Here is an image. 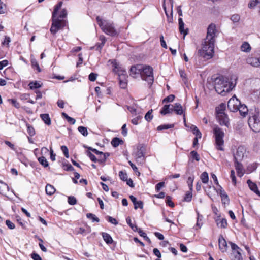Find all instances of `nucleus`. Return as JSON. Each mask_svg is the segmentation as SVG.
I'll use <instances>...</instances> for the list:
<instances>
[{"label":"nucleus","mask_w":260,"mask_h":260,"mask_svg":"<svg viewBox=\"0 0 260 260\" xmlns=\"http://www.w3.org/2000/svg\"><path fill=\"white\" fill-rule=\"evenodd\" d=\"M234 85L229 79L222 76L217 77L214 80V88L219 94L225 95L228 92L231 91Z\"/></svg>","instance_id":"f257e3e1"},{"label":"nucleus","mask_w":260,"mask_h":260,"mask_svg":"<svg viewBox=\"0 0 260 260\" xmlns=\"http://www.w3.org/2000/svg\"><path fill=\"white\" fill-rule=\"evenodd\" d=\"M62 5V2H59L55 6L52 13V24L50 28V32L52 34L55 35L61 29H62L65 25L66 21L64 20L60 19L59 17H56V14L58 11L60 9Z\"/></svg>","instance_id":"f03ea898"},{"label":"nucleus","mask_w":260,"mask_h":260,"mask_svg":"<svg viewBox=\"0 0 260 260\" xmlns=\"http://www.w3.org/2000/svg\"><path fill=\"white\" fill-rule=\"evenodd\" d=\"M214 42L207 41L204 39L202 49L198 51L199 55L206 59L211 58L214 55Z\"/></svg>","instance_id":"7ed1b4c3"},{"label":"nucleus","mask_w":260,"mask_h":260,"mask_svg":"<svg viewBox=\"0 0 260 260\" xmlns=\"http://www.w3.org/2000/svg\"><path fill=\"white\" fill-rule=\"evenodd\" d=\"M96 20L98 25L104 32L111 36L117 35V32L115 29L113 23L103 20L99 16L96 17Z\"/></svg>","instance_id":"20e7f679"},{"label":"nucleus","mask_w":260,"mask_h":260,"mask_svg":"<svg viewBox=\"0 0 260 260\" xmlns=\"http://www.w3.org/2000/svg\"><path fill=\"white\" fill-rule=\"evenodd\" d=\"M248 125L253 132H260V112L258 110H255L251 113L248 119Z\"/></svg>","instance_id":"39448f33"},{"label":"nucleus","mask_w":260,"mask_h":260,"mask_svg":"<svg viewBox=\"0 0 260 260\" xmlns=\"http://www.w3.org/2000/svg\"><path fill=\"white\" fill-rule=\"evenodd\" d=\"M213 133L215 136L216 148L219 150H224L223 146L224 133L223 131L220 128L216 126L213 129Z\"/></svg>","instance_id":"423d86ee"},{"label":"nucleus","mask_w":260,"mask_h":260,"mask_svg":"<svg viewBox=\"0 0 260 260\" xmlns=\"http://www.w3.org/2000/svg\"><path fill=\"white\" fill-rule=\"evenodd\" d=\"M142 68L141 77L149 84H152L154 80L152 68L150 66L142 64Z\"/></svg>","instance_id":"0eeeda50"},{"label":"nucleus","mask_w":260,"mask_h":260,"mask_svg":"<svg viewBox=\"0 0 260 260\" xmlns=\"http://www.w3.org/2000/svg\"><path fill=\"white\" fill-rule=\"evenodd\" d=\"M112 64L113 67V72L116 73L119 78L125 79L127 77L126 71L123 69L116 61H112Z\"/></svg>","instance_id":"6e6552de"},{"label":"nucleus","mask_w":260,"mask_h":260,"mask_svg":"<svg viewBox=\"0 0 260 260\" xmlns=\"http://www.w3.org/2000/svg\"><path fill=\"white\" fill-rule=\"evenodd\" d=\"M216 32L217 30L215 25L212 23L210 24L208 27L207 36L205 40H207V41L215 42Z\"/></svg>","instance_id":"1a4fd4ad"},{"label":"nucleus","mask_w":260,"mask_h":260,"mask_svg":"<svg viewBox=\"0 0 260 260\" xmlns=\"http://www.w3.org/2000/svg\"><path fill=\"white\" fill-rule=\"evenodd\" d=\"M137 151L134 154V156L137 163L143 164L145 161L144 148L142 146H139L137 147Z\"/></svg>","instance_id":"9d476101"},{"label":"nucleus","mask_w":260,"mask_h":260,"mask_svg":"<svg viewBox=\"0 0 260 260\" xmlns=\"http://www.w3.org/2000/svg\"><path fill=\"white\" fill-rule=\"evenodd\" d=\"M240 101L236 97L231 98L228 103V108L231 112H236L240 105Z\"/></svg>","instance_id":"9b49d317"},{"label":"nucleus","mask_w":260,"mask_h":260,"mask_svg":"<svg viewBox=\"0 0 260 260\" xmlns=\"http://www.w3.org/2000/svg\"><path fill=\"white\" fill-rule=\"evenodd\" d=\"M142 64H137L131 67L129 71V75L133 78H138L139 76L141 77Z\"/></svg>","instance_id":"f8f14e48"},{"label":"nucleus","mask_w":260,"mask_h":260,"mask_svg":"<svg viewBox=\"0 0 260 260\" xmlns=\"http://www.w3.org/2000/svg\"><path fill=\"white\" fill-rule=\"evenodd\" d=\"M246 150L243 146H240L237 149L236 154L234 155L235 161L241 160L244 156Z\"/></svg>","instance_id":"ddd939ff"},{"label":"nucleus","mask_w":260,"mask_h":260,"mask_svg":"<svg viewBox=\"0 0 260 260\" xmlns=\"http://www.w3.org/2000/svg\"><path fill=\"white\" fill-rule=\"evenodd\" d=\"M246 62L253 67H260V57H248Z\"/></svg>","instance_id":"4468645a"},{"label":"nucleus","mask_w":260,"mask_h":260,"mask_svg":"<svg viewBox=\"0 0 260 260\" xmlns=\"http://www.w3.org/2000/svg\"><path fill=\"white\" fill-rule=\"evenodd\" d=\"M218 245L219 248L222 252H224L226 251L228 248L227 243L222 235H220L219 237Z\"/></svg>","instance_id":"2eb2a0df"},{"label":"nucleus","mask_w":260,"mask_h":260,"mask_svg":"<svg viewBox=\"0 0 260 260\" xmlns=\"http://www.w3.org/2000/svg\"><path fill=\"white\" fill-rule=\"evenodd\" d=\"M216 118L220 125L228 127L229 125V119L226 114L220 115V116H218Z\"/></svg>","instance_id":"dca6fc26"},{"label":"nucleus","mask_w":260,"mask_h":260,"mask_svg":"<svg viewBox=\"0 0 260 260\" xmlns=\"http://www.w3.org/2000/svg\"><path fill=\"white\" fill-rule=\"evenodd\" d=\"M171 104L165 105L162 107L160 113L162 115H166L167 114L172 113L174 111L173 107H171Z\"/></svg>","instance_id":"f3484780"},{"label":"nucleus","mask_w":260,"mask_h":260,"mask_svg":"<svg viewBox=\"0 0 260 260\" xmlns=\"http://www.w3.org/2000/svg\"><path fill=\"white\" fill-rule=\"evenodd\" d=\"M247 183L250 189L260 197V191L258 190L256 184L255 183L252 182L250 180H248Z\"/></svg>","instance_id":"a211bd4d"},{"label":"nucleus","mask_w":260,"mask_h":260,"mask_svg":"<svg viewBox=\"0 0 260 260\" xmlns=\"http://www.w3.org/2000/svg\"><path fill=\"white\" fill-rule=\"evenodd\" d=\"M179 30L181 34H183L184 37L188 34V29H184V23L181 18H179Z\"/></svg>","instance_id":"6ab92c4d"},{"label":"nucleus","mask_w":260,"mask_h":260,"mask_svg":"<svg viewBox=\"0 0 260 260\" xmlns=\"http://www.w3.org/2000/svg\"><path fill=\"white\" fill-rule=\"evenodd\" d=\"M225 104L224 103H221L220 105L216 107V117L218 116H220V115L225 114L224 113V110L225 109Z\"/></svg>","instance_id":"aec40b11"},{"label":"nucleus","mask_w":260,"mask_h":260,"mask_svg":"<svg viewBox=\"0 0 260 260\" xmlns=\"http://www.w3.org/2000/svg\"><path fill=\"white\" fill-rule=\"evenodd\" d=\"M173 107L174 111L178 115H182L183 113V110L181 105L179 103H175L174 105H171Z\"/></svg>","instance_id":"412c9836"},{"label":"nucleus","mask_w":260,"mask_h":260,"mask_svg":"<svg viewBox=\"0 0 260 260\" xmlns=\"http://www.w3.org/2000/svg\"><path fill=\"white\" fill-rule=\"evenodd\" d=\"M42 85H43L42 83H41L40 81H31L28 84L29 88L31 90L38 89V88L41 87L42 86Z\"/></svg>","instance_id":"4be33fe9"},{"label":"nucleus","mask_w":260,"mask_h":260,"mask_svg":"<svg viewBox=\"0 0 260 260\" xmlns=\"http://www.w3.org/2000/svg\"><path fill=\"white\" fill-rule=\"evenodd\" d=\"M220 195L221 198L222 203L224 205L229 204L230 200H229L228 196L226 193V192L224 190L220 189Z\"/></svg>","instance_id":"5701e85b"},{"label":"nucleus","mask_w":260,"mask_h":260,"mask_svg":"<svg viewBox=\"0 0 260 260\" xmlns=\"http://www.w3.org/2000/svg\"><path fill=\"white\" fill-rule=\"evenodd\" d=\"M238 111H239L240 115L243 117H245L248 112V110L246 106L245 105H241V104L238 107Z\"/></svg>","instance_id":"b1692460"},{"label":"nucleus","mask_w":260,"mask_h":260,"mask_svg":"<svg viewBox=\"0 0 260 260\" xmlns=\"http://www.w3.org/2000/svg\"><path fill=\"white\" fill-rule=\"evenodd\" d=\"M231 260H243L240 251H234L231 254Z\"/></svg>","instance_id":"393cba45"},{"label":"nucleus","mask_w":260,"mask_h":260,"mask_svg":"<svg viewBox=\"0 0 260 260\" xmlns=\"http://www.w3.org/2000/svg\"><path fill=\"white\" fill-rule=\"evenodd\" d=\"M235 169L237 172L238 176L241 177L243 175L244 173L242 165L238 161H235Z\"/></svg>","instance_id":"a878e982"},{"label":"nucleus","mask_w":260,"mask_h":260,"mask_svg":"<svg viewBox=\"0 0 260 260\" xmlns=\"http://www.w3.org/2000/svg\"><path fill=\"white\" fill-rule=\"evenodd\" d=\"M102 237L104 240L108 244H112L113 242V240L111 236L107 233H103Z\"/></svg>","instance_id":"bb28decb"},{"label":"nucleus","mask_w":260,"mask_h":260,"mask_svg":"<svg viewBox=\"0 0 260 260\" xmlns=\"http://www.w3.org/2000/svg\"><path fill=\"white\" fill-rule=\"evenodd\" d=\"M40 117L44 123L50 125L51 124V119L48 114H42L40 115Z\"/></svg>","instance_id":"cd10ccee"},{"label":"nucleus","mask_w":260,"mask_h":260,"mask_svg":"<svg viewBox=\"0 0 260 260\" xmlns=\"http://www.w3.org/2000/svg\"><path fill=\"white\" fill-rule=\"evenodd\" d=\"M123 143V141L117 137L114 138L111 141V144L114 147H117Z\"/></svg>","instance_id":"c85d7f7f"},{"label":"nucleus","mask_w":260,"mask_h":260,"mask_svg":"<svg viewBox=\"0 0 260 260\" xmlns=\"http://www.w3.org/2000/svg\"><path fill=\"white\" fill-rule=\"evenodd\" d=\"M216 223L217 226L220 228H225L228 224L226 220L224 218L217 220Z\"/></svg>","instance_id":"c756f323"},{"label":"nucleus","mask_w":260,"mask_h":260,"mask_svg":"<svg viewBox=\"0 0 260 260\" xmlns=\"http://www.w3.org/2000/svg\"><path fill=\"white\" fill-rule=\"evenodd\" d=\"M241 50L242 51L248 52L251 50V47L249 44L245 42L241 46Z\"/></svg>","instance_id":"7c9ffc66"},{"label":"nucleus","mask_w":260,"mask_h":260,"mask_svg":"<svg viewBox=\"0 0 260 260\" xmlns=\"http://www.w3.org/2000/svg\"><path fill=\"white\" fill-rule=\"evenodd\" d=\"M191 129L194 135L196 136V137L201 138L202 137V134L198 128V127L195 125H192L191 126Z\"/></svg>","instance_id":"2f4dec72"},{"label":"nucleus","mask_w":260,"mask_h":260,"mask_svg":"<svg viewBox=\"0 0 260 260\" xmlns=\"http://www.w3.org/2000/svg\"><path fill=\"white\" fill-rule=\"evenodd\" d=\"M55 191L54 187L50 184H47L46 186V192L47 194L52 195Z\"/></svg>","instance_id":"473e14b6"},{"label":"nucleus","mask_w":260,"mask_h":260,"mask_svg":"<svg viewBox=\"0 0 260 260\" xmlns=\"http://www.w3.org/2000/svg\"><path fill=\"white\" fill-rule=\"evenodd\" d=\"M194 178V176L193 174L191 175L188 177L187 183L190 190H192Z\"/></svg>","instance_id":"72a5a7b5"},{"label":"nucleus","mask_w":260,"mask_h":260,"mask_svg":"<svg viewBox=\"0 0 260 260\" xmlns=\"http://www.w3.org/2000/svg\"><path fill=\"white\" fill-rule=\"evenodd\" d=\"M61 115H62V117H63L64 118H66L67 119L68 122H69V123H70L72 124H75L76 120L74 118L69 116L68 115V114H67L66 113H64V112H62L61 113Z\"/></svg>","instance_id":"f704fd0d"},{"label":"nucleus","mask_w":260,"mask_h":260,"mask_svg":"<svg viewBox=\"0 0 260 260\" xmlns=\"http://www.w3.org/2000/svg\"><path fill=\"white\" fill-rule=\"evenodd\" d=\"M200 178L203 183H207L209 180L208 174L206 172H204L201 175Z\"/></svg>","instance_id":"c9c22d12"},{"label":"nucleus","mask_w":260,"mask_h":260,"mask_svg":"<svg viewBox=\"0 0 260 260\" xmlns=\"http://www.w3.org/2000/svg\"><path fill=\"white\" fill-rule=\"evenodd\" d=\"M259 3H260V0H250L248 4V7L250 9H252L255 8Z\"/></svg>","instance_id":"e433bc0d"},{"label":"nucleus","mask_w":260,"mask_h":260,"mask_svg":"<svg viewBox=\"0 0 260 260\" xmlns=\"http://www.w3.org/2000/svg\"><path fill=\"white\" fill-rule=\"evenodd\" d=\"M198 217H197V221L196 223V226L198 227V228H201L203 224V217L202 215H200L198 212L197 213Z\"/></svg>","instance_id":"4c0bfd02"},{"label":"nucleus","mask_w":260,"mask_h":260,"mask_svg":"<svg viewBox=\"0 0 260 260\" xmlns=\"http://www.w3.org/2000/svg\"><path fill=\"white\" fill-rule=\"evenodd\" d=\"M86 216L88 218L92 220V222H99L100 221L99 218L92 213H87Z\"/></svg>","instance_id":"58836bf2"},{"label":"nucleus","mask_w":260,"mask_h":260,"mask_svg":"<svg viewBox=\"0 0 260 260\" xmlns=\"http://www.w3.org/2000/svg\"><path fill=\"white\" fill-rule=\"evenodd\" d=\"M38 161L44 167L48 166V161L45 157L42 156L38 158Z\"/></svg>","instance_id":"ea45409f"},{"label":"nucleus","mask_w":260,"mask_h":260,"mask_svg":"<svg viewBox=\"0 0 260 260\" xmlns=\"http://www.w3.org/2000/svg\"><path fill=\"white\" fill-rule=\"evenodd\" d=\"M174 127V124H164L160 125L158 126L157 128V129L158 131H161L164 129H167L169 128H173Z\"/></svg>","instance_id":"a19ab883"},{"label":"nucleus","mask_w":260,"mask_h":260,"mask_svg":"<svg viewBox=\"0 0 260 260\" xmlns=\"http://www.w3.org/2000/svg\"><path fill=\"white\" fill-rule=\"evenodd\" d=\"M78 130L85 137L88 135V132L86 127L82 126H80L78 127Z\"/></svg>","instance_id":"79ce46f5"},{"label":"nucleus","mask_w":260,"mask_h":260,"mask_svg":"<svg viewBox=\"0 0 260 260\" xmlns=\"http://www.w3.org/2000/svg\"><path fill=\"white\" fill-rule=\"evenodd\" d=\"M152 110L151 109L148 111L145 116V119L147 121H150L153 118V115H152Z\"/></svg>","instance_id":"37998d69"},{"label":"nucleus","mask_w":260,"mask_h":260,"mask_svg":"<svg viewBox=\"0 0 260 260\" xmlns=\"http://www.w3.org/2000/svg\"><path fill=\"white\" fill-rule=\"evenodd\" d=\"M139 234L140 236L143 237L144 239H145L147 241H148L149 243L151 242L149 238L147 236L146 234L143 232L142 230H140L139 231Z\"/></svg>","instance_id":"c03bdc74"},{"label":"nucleus","mask_w":260,"mask_h":260,"mask_svg":"<svg viewBox=\"0 0 260 260\" xmlns=\"http://www.w3.org/2000/svg\"><path fill=\"white\" fill-rule=\"evenodd\" d=\"M27 133L30 136H33L35 135V131L34 127L29 124H27Z\"/></svg>","instance_id":"a18cd8bd"},{"label":"nucleus","mask_w":260,"mask_h":260,"mask_svg":"<svg viewBox=\"0 0 260 260\" xmlns=\"http://www.w3.org/2000/svg\"><path fill=\"white\" fill-rule=\"evenodd\" d=\"M101 155H102V158H99L98 162L100 164H103L107 158L109 156V154L108 153H104L103 152V154Z\"/></svg>","instance_id":"49530a36"},{"label":"nucleus","mask_w":260,"mask_h":260,"mask_svg":"<svg viewBox=\"0 0 260 260\" xmlns=\"http://www.w3.org/2000/svg\"><path fill=\"white\" fill-rule=\"evenodd\" d=\"M119 176L120 178L124 181H125L127 179V175L125 172L122 171H120L119 173Z\"/></svg>","instance_id":"de8ad7c7"},{"label":"nucleus","mask_w":260,"mask_h":260,"mask_svg":"<svg viewBox=\"0 0 260 260\" xmlns=\"http://www.w3.org/2000/svg\"><path fill=\"white\" fill-rule=\"evenodd\" d=\"M163 8H164V9L165 11V13H166V14L167 16V21L169 23H172L173 22V16H172V14H173V11L172 10L171 11V16H169L166 11V7L165 6V4L163 5Z\"/></svg>","instance_id":"09e8293b"},{"label":"nucleus","mask_w":260,"mask_h":260,"mask_svg":"<svg viewBox=\"0 0 260 260\" xmlns=\"http://www.w3.org/2000/svg\"><path fill=\"white\" fill-rule=\"evenodd\" d=\"M67 15V10L64 9L62 10H61L58 16L56 15V17H59V19L63 20V18H66Z\"/></svg>","instance_id":"8fccbe9b"},{"label":"nucleus","mask_w":260,"mask_h":260,"mask_svg":"<svg viewBox=\"0 0 260 260\" xmlns=\"http://www.w3.org/2000/svg\"><path fill=\"white\" fill-rule=\"evenodd\" d=\"M175 98V96L173 94H170L169 96L165 98L163 101V103H167V102H172Z\"/></svg>","instance_id":"3c124183"},{"label":"nucleus","mask_w":260,"mask_h":260,"mask_svg":"<svg viewBox=\"0 0 260 260\" xmlns=\"http://www.w3.org/2000/svg\"><path fill=\"white\" fill-rule=\"evenodd\" d=\"M68 203L70 205H74L77 203V200L76 198L72 196H70L68 199Z\"/></svg>","instance_id":"603ef678"},{"label":"nucleus","mask_w":260,"mask_h":260,"mask_svg":"<svg viewBox=\"0 0 260 260\" xmlns=\"http://www.w3.org/2000/svg\"><path fill=\"white\" fill-rule=\"evenodd\" d=\"M190 155L192 157V158L197 161L200 160V156L198 154V153L195 151H192L190 152Z\"/></svg>","instance_id":"864d4df0"},{"label":"nucleus","mask_w":260,"mask_h":260,"mask_svg":"<svg viewBox=\"0 0 260 260\" xmlns=\"http://www.w3.org/2000/svg\"><path fill=\"white\" fill-rule=\"evenodd\" d=\"M61 149L63 152L65 157L66 158L69 157V151L68 148L66 146H62L61 147Z\"/></svg>","instance_id":"5fc2aeb1"},{"label":"nucleus","mask_w":260,"mask_h":260,"mask_svg":"<svg viewBox=\"0 0 260 260\" xmlns=\"http://www.w3.org/2000/svg\"><path fill=\"white\" fill-rule=\"evenodd\" d=\"M231 20L234 23L239 22L240 16L238 14H234L231 17Z\"/></svg>","instance_id":"6e6d98bb"},{"label":"nucleus","mask_w":260,"mask_h":260,"mask_svg":"<svg viewBox=\"0 0 260 260\" xmlns=\"http://www.w3.org/2000/svg\"><path fill=\"white\" fill-rule=\"evenodd\" d=\"M6 10V5L0 0V14L5 13Z\"/></svg>","instance_id":"4d7b16f0"},{"label":"nucleus","mask_w":260,"mask_h":260,"mask_svg":"<svg viewBox=\"0 0 260 260\" xmlns=\"http://www.w3.org/2000/svg\"><path fill=\"white\" fill-rule=\"evenodd\" d=\"M87 155L92 161L94 162L98 161V159L90 152H87Z\"/></svg>","instance_id":"13d9d810"},{"label":"nucleus","mask_w":260,"mask_h":260,"mask_svg":"<svg viewBox=\"0 0 260 260\" xmlns=\"http://www.w3.org/2000/svg\"><path fill=\"white\" fill-rule=\"evenodd\" d=\"M231 246V248L232 249V251H241V249L235 243L232 242L229 243Z\"/></svg>","instance_id":"bf43d9fd"},{"label":"nucleus","mask_w":260,"mask_h":260,"mask_svg":"<svg viewBox=\"0 0 260 260\" xmlns=\"http://www.w3.org/2000/svg\"><path fill=\"white\" fill-rule=\"evenodd\" d=\"M97 76H98L97 74H95L94 73H91L89 74L88 78L90 81L93 82V81H95V80L97 78Z\"/></svg>","instance_id":"052dcab7"},{"label":"nucleus","mask_w":260,"mask_h":260,"mask_svg":"<svg viewBox=\"0 0 260 260\" xmlns=\"http://www.w3.org/2000/svg\"><path fill=\"white\" fill-rule=\"evenodd\" d=\"M192 197V193L191 192H188L185 194V196L184 198V200L186 202H190L191 200Z\"/></svg>","instance_id":"680f3d73"},{"label":"nucleus","mask_w":260,"mask_h":260,"mask_svg":"<svg viewBox=\"0 0 260 260\" xmlns=\"http://www.w3.org/2000/svg\"><path fill=\"white\" fill-rule=\"evenodd\" d=\"M9 101L16 108H19L20 107L19 103L16 100H15V99H9Z\"/></svg>","instance_id":"e2e57ef3"},{"label":"nucleus","mask_w":260,"mask_h":260,"mask_svg":"<svg viewBox=\"0 0 260 260\" xmlns=\"http://www.w3.org/2000/svg\"><path fill=\"white\" fill-rule=\"evenodd\" d=\"M119 84L122 88L124 89L126 87V82L124 81L125 79H123L122 78H119Z\"/></svg>","instance_id":"0e129e2a"},{"label":"nucleus","mask_w":260,"mask_h":260,"mask_svg":"<svg viewBox=\"0 0 260 260\" xmlns=\"http://www.w3.org/2000/svg\"><path fill=\"white\" fill-rule=\"evenodd\" d=\"M6 224L10 229H14L15 228L14 224L9 220L6 221Z\"/></svg>","instance_id":"69168bd1"},{"label":"nucleus","mask_w":260,"mask_h":260,"mask_svg":"<svg viewBox=\"0 0 260 260\" xmlns=\"http://www.w3.org/2000/svg\"><path fill=\"white\" fill-rule=\"evenodd\" d=\"M142 119V116H139L135 118H134L132 120V123L134 125H137L138 124V122Z\"/></svg>","instance_id":"338daca9"},{"label":"nucleus","mask_w":260,"mask_h":260,"mask_svg":"<svg viewBox=\"0 0 260 260\" xmlns=\"http://www.w3.org/2000/svg\"><path fill=\"white\" fill-rule=\"evenodd\" d=\"M31 258L34 260H42L41 257L40 256L39 254L36 253H32L31 254Z\"/></svg>","instance_id":"774afa93"}]
</instances>
